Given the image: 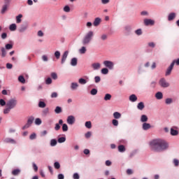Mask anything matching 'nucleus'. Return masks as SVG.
Segmentation results:
<instances>
[{"instance_id": "5", "label": "nucleus", "mask_w": 179, "mask_h": 179, "mask_svg": "<svg viewBox=\"0 0 179 179\" xmlns=\"http://www.w3.org/2000/svg\"><path fill=\"white\" fill-rule=\"evenodd\" d=\"M159 85L161 87H169L170 86V83L165 78H161L159 81Z\"/></svg>"}, {"instance_id": "54", "label": "nucleus", "mask_w": 179, "mask_h": 179, "mask_svg": "<svg viewBox=\"0 0 179 179\" xmlns=\"http://www.w3.org/2000/svg\"><path fill=\"white\" fill-rule=\"evenodd\" d=\"M135 34H136L137 36H142V29H136V30L135 31Z\"/></svg>"}, {"instance_id": "21", "label": "nucleus", "mask_w": 179, "mask_h": 179, "mask_svg": "<svg viewBox=\"0 0 179 179\" xmlns=\"http://www.w3.org/2000/svg\"><path fill=\"white\" fill-rule=\"evenodd\" d=\"M137 108L138 110H140L141 111H142V110L145 108V103L143 102L138 103L137 105Z\"/></svg>"}, {"instance_id": "12", "label": "nucleus", "mask_w": 179, "mask_h": 179, "mask_svg": "<svg viewBox=\"0 0 179 179\" xmlns=\"http://www.w3.org/2000/svg\"><path fill=\"white\" fill-rule=\"evenodd\" d=\"M150 128H152V125H150L149 123L145 122L142 125V129L143 131H148V129H150Z\"/></svg>"}, {"instance_id": "31", "label": "nucleus", "mask_w": 179, "mask_h": 179, "mask_svg": "<svg viewBox=\"0 0 179 179\" xmlns=\"http://www.w3.org/2000/svg\"><path fill=\"white\" fill-rule=\"evenodd\" d=\"M34 122V117L31 116L28 118L27 123H28L29 125H31V124H33Z\"/></svg>"}, {"instance_id": "24", "label": "nucleus", "mask_w": 179, "mask_h": 179, "mask_svg": "<svg viewBox=\"0 0 179 179\" xmlns=\"http://www.w3.org/2000/svg\"><path fill=\"white\" fill-rule=\"evenodd\" d=\"M113 117L115 120H120V118H121V113H120V112H115Z\"/></svg>"}, {"instance_id": "19", "label": "nucleus", "mask_w": 179, "mask_h": 179, "mask_svg": "<svg viewBox=\"0 0 179 179\" xmlns=\"http://www.w3.org/2000/svg\"><path fill=\"white\" fill-rule=\"evenodd\" d=\"M78 87H79V84H78V83H71V90H76Z\"/></svg>"}, {"instance_id": "45", "label": "nucleus", "mask_w": 179, "mask_h": 179, "mask_svg": "<svg viewBox=\"0 0 179 179\" xmlns=\"http://www.w3.org/2000/svg\"><path fill=\"white\" fill-rule=\"evenodd\" d=\"M90 94H92V96H96V94H97V89L93 88V89L90 91Z\"/></svg>"}, {"instance_id": "18", "label": "nucleus", "mask_w": 179, "mask_h": 179, "mask_svg": "<svg viewBox=\"0 0 179 179\" xmlns=\"http://www.w3.org/2000/svg\"><path fill=\"white\" fill-rule=\"evenodd\" d=\"M155 97L157 100H162L163 99V93L162 92H158L155 94Z\"/></svg>"}, {"instance_id": "26", "label": "nucleus", "mask_w": 179, "mask_h": 179, "mask_svg": "<svg viewBox=\"0 0 179 179\" xmlns=\"http://www.w3.org/2000/svg\"><path fill=\"white\" fill-rule=\"evenodd\" d=\"M55 113L56 114H61V113H62V108L57 106L55 109Z\"/></svg>"}, {"instance_id": "37", "label": "nucleus", "mask_w": 179, "mask_h": 179, "mask_svg": "<svg viewBox=\"0 0 179 179\" xmlns=\"http://www.w3.org/2000/svg\"><path fill=\"white\" fill-rule=\"evenodd\" d=\"M1 57L2 58H5V57H6V50L5 48H1Z\"/></svg>"}, {"instance_id": "13", "label": "nucleus", "mask_w": 179, "mask_h": 179, "mask_svg": "<svg viewBox=\"0 0 179 179\" xmlns=\"http://www.w3.org/2000/svg\"><path fill=\"white\" fill-rule=\"evenodd\" d=\"M62 124H64V120H62V119H60L59 120V123H57L55 124V129L56 131H59V129H61V126L60 125H62Z\"/></svg>"}, {"instance_id": "42", "label": "nucleus", "mask_w": 179, "mask_h": 179, "mask_svg": "<svg viewBox=\"0 0 179 179\" xmlns=\"http://www.w3.org/2000/svg\"><path fill=\"white\" fill-rule=\"evenodd\" d=\"M172 103H173V99H171V98H167V99H165V103L166 104H172Z\"/></svg>"}, {"instance_id": "22", "label": "nucleus", "mask_w": 179, "mask_h": 179, "mask_svg": "<svg viewBox=\"0 0 179 179\" xmlns=\"http://www.w3.org/2000/svg\"><path fill=\"white\" fill-rule=\"evenodd\" d=\"M23 17V15L19 14L17 16H16V23L19 24L22 22V18Z\"/></svg>"}, {"instance_id": "20", "label": "nucleus", "mask_w": 179, "mask_h": 179, "mask_svg": "<svg viewBox=\"0 0 179 179\" xmlns=\"http://www.w3.org/2000/svg\"><path fill=\"white\" fill-rule=\"evenodd\" d=\"M71 66H76L78 65V59L76 57H73L71 61Z\"/></svg>"}, {"instance_id": "56", "label": "nucleus", "mask_w": 179, "mask_h": 179, "mask_svg": "<svg viewBox=\"0 0 179 179\" xmlns=\"http://www.w3.org/2000/svg\"><path fill=\"white\" fill-rule=\"evenodd\" d=\"M36 138H37V135L36 134V133H33L29 136V139H31V141L36 139Z\"/></svg>"}, {"instance_id": "38", "label": "nucleus", "mask_w": 179, "mask_h": 179, "mask_svg": "<svg viewBox=\"0 0 179 179\" xmlns=\"http://www.w3.org/2000/svg\"><path fill=\"white\" fill-rule=\"evenodd\" d=\"M49 113H50V109L48 108H45L42 112L43 115H48V114Z\"/></svg>"}, {"instance_id": "62", "label": "nucleus", "mask_w": 179, "mask_h": 179, "mask_svg": "<svg viewBox=\"0 0 179 179\" xmlns=\"http://www.w3.org/2000/svg\"><path fill=\"white\" fill-rule=\"evenodd\" d=\"M94 80H95V83H99L100 80H101V78H100V76H95Z\"/></svg>"}, {"instance_id": "47", "label": "nucleus", "mask_w": 179, "mask_h": 179, "mask_svg": "<svg viewBox=\"0 0 179 179\" xmlns=\"http://www.w3.org/2000/svg\"><path fill=\"white\" fill-rule=\"evenodd\" d=\"M62 131H63V132L68 131V124H62Z\"/></svg>"}, {"instance_id": "10", "label": "nucleus", "mask_w": 179, "mask_h": 179, "mask_svg": "<svg viewBox=\"0 0 179 179\" xmlns=\"http://www.w3.org/2000/svg\"><path fill=\"white\" fill-rule=\"evenodd\" d=\"M69 52L68 50L65 51L62 57L61 64H65V61H66V58H68V55Z\"/></svg>"}, {"instance_id": "35", "label": "nucleus", "mask_w": 179, "mask_h": 179, "mask_svg": "<svg viewBox=\"0 0 179 179\" xmlns=\"http://www.w3.org/2000/svg\"><path fill=\"white\" fill-rule=\"evenodd\" d=\"M63 10L66 13H69V12H71V8L69 7V6H65L63 8Z\"/></svg>"}, {"instance_id": "14", "label": "nucleus", "mask_w": 179, "mask_h": 179, "mask_svg": "<svg viewBox=\"0 0 179 179\" xmlns=\"http://www.w3.org/2000/svg\"><path fill=\"white\" fill-rule=\"evenodd\" d=\"M129 101H131V103H135L138 100V96H136V94H131L129 97Z\"/></svg>"}, {"instance_id": "27", "label": "nucleus", "mask_w": 179, "mask_h": 179, "mask_svg": "<svg viewBox=\"0 0 179 179\" xmlns=\"http://www.w3.org/2000/svg\"><path fill=\"white\" fill-rule=\"evenodd\" d=\"M118 151L120 153H124V152H125V146L120 145L118 146Z\"/></svg>"}, {"instance_id": "51", "label": "nucleus", "mask_w": 179, "mask_h": 179, "mask_svg": "<svg viewBox=\"0 0 179 179\" xmlns=\"http://www.w3.org/2000/svg\"><path fill=\"white\" fill-rule=\"evenodd\" d=\"M13 48V45L10 43H8L6 45V50H12Z\"/></svg>"}, {"instance_id": "63", "label": "nucleus", "mask_w": 179, "mask_h": 179, "mask_svg": "<svg viewBox=\"0 0 179 179\" xmlns=\"http://www.w3.org/2000/svg\"><path fill=\"white\" fill-rule=\"evenodd\" d=\"M30 127H31V125L29 124V123H27L24 127H22V129H27V128H30Z\"/></svg>"}, {"instance_id": "6", "label": "nucleus", "mask_w": 179, "mask_h": 179, "mask_svg": "<svg viewBox=\"0 0 179 179\" xmlns=\"http://www.w3.org/2000/svg\"><path fill=\"white\" fill-rule=\"evenodd\" d=\"M66 121H67V124H69V125H73V124H75V121H76L75 116H73V115L68 116Z\"/></svg>"}, {"instance_id": "44", "label": "nucleus", "mask_w": 179, "mask_h": 179, "mask_svg": "<svg viewBox=\"0 0 179 179\" xmlns=\"http://www.w3.org/2000/svg\"><path fill=\"white\" fill-rule=\"evenodd\" d=\"M80 54H85L86 53V47L83 46L80 50H79Z\"/></svg>"}, {"instance_id": "9", "label": "nucleus", "mask_w": 179, "mask_h": 179, "mask_svg": "<svg viewBox=\"0 0 179 179\" xmlns=\"http://www.w3.org/2000/svg\"><path fill=\"white\" fill-rule=\"evenodd\" d=\"M173 68H174V62H172L170 66L166 69L165 76H169L171 74V71H173Z\"/></svg>"}, {"instance_id": "4", "label": "nucleus", "mask_w": 179, "mask_h": 179, "mask_svg": "<svg viewBox=\"0 0 179 179\" xmlns=\"http://www.w3.org/2000/svg\"><path fill=\"white\" fill-rule=\"evenodd\" d=\"M103 65L106 66L108 69H110V71L114 69V62L108 60H106L103 62Z\"/></svg>"}, {"instance_id": "41", "label": "nucleus", "mask_w": 179, "mask_h": 179, "mask_svg": "<svg viewBox=\"0 0 179 179\" xmlns=\"http://www.w3.org/2000/svg\"><path fill=\"white\" fill-rule=\"evenodd\" d=\"M27 29V26L22 25L19 29V31H20V33H23V31H26Z\"/></svg>"}, {"instance_id": "43", "label": "nucleus", "mask_w": 179, "mask_h": 179, "mask_svg": "<svg viewBox=\"0 0 179 179\" xmlns=\"http://www.w3.org/2000/svg\"><path fill=\"white\" fill-rule=\"evenodd\" d=\"M137 72H138V75H141V73H143V72H145V70H143V67L140 66H138Z\"/></svg>"}, {"instance_id": "32", "label": "nucleus", "mask_w": 179, "mask_h": 179, "mask_svg": "<svg viewBox=\"0 0 179 179\" xmlns=\"http://www.w3.org/2000/svg\"><path fill=\"white\" fill-rule=\"evenodd\" d=\"M57 139L53 138L50 140V146L52 147L57 146Z\"/></svg>"}, {"instance_id": "34", "label": "nucleus", "mask_w": 179, "mask_h": 179, "mask_svg": "<svg viewBox=\"0 0 179 179\" xmlns=\"http://www.w3.org/2000/svg\"><path fill=\"white\" fill-rule=\"evenodd\" d=\"M45 106H46L45 102L41 101H39V103H38V107H39L40 108H45Z\"/></svg>"}, {"instance_id": "48", "label": "nucleus", "mask_w": 179, "mask_h": 179, "mask_svg": "<svg viewBox=\"0 0 179 179\" xmlns=\"http://www.w3.org/2000/svg\"><path fill=\"white\" fill-rule=\"evenodd\" d=\"M55 57L57 59H59V57H61V52L59 51H56L55 52Z\"/></svg>"}, {"instance_id": "23", "label": "nucleus", "mask_w": 179, "mask_h": 179, "mask_svg": "<svg viewBox=\"0 0 179 179\" xmlns=\"http://www.w3.org/2000/svg\"><path fill=\"white\" fill-rule=\"evenodd\" d=\"M8 8H9V5L8 4H4L2 7V9H1V13L2 15H3V13H5V12H6V10H8Z\"/></svg>"}, {"instance_id": "15", "label": "nucleus", "mask_w": 179, "mask_h": 179, "mask_svg": "<svg viewBox=\"0 0 179 179\" xmlns=\"http://www.w3.org/2000/svg\"><path fill=\"white\" fill-rule=\"evenodd\" d=\"M92 66L94 71H97L100 69V68L101 67V64H100V63H94L92 64Z\"/></svg>"}, {"instance_id": "8", "label": "nucleus", "mask_w": 179, "mask_h": 179, "mask_svg": "<svg viewBox=\"0 0 179 179\" xmlns=\"http://www.w3.org/2000/svg\"><path fill=\"white\" fill-rule=\"evenodd\" d=\"M145 26H155V20L152 19L144 20Z\"/></svg>"}, {"instance_id": "28", "label": "nucleus", "mask_w": 179, "mask_h": 179, "mask_svg": "<svg viewBox=\"0 0 179 179\" xmlns=\"http://www.w3.org/2000/svg\"><path fill=\"white\" fill-rule=\"evenodd\" d=\"M17 29L16 24H11L9 27L10 31H15Z\"/></svg>"}, {"instance_id": "33", "label": "nucleus", "mask_w": 179, "mask_h": 179, "mask_svg": "<svg viewBox=\"0 0 179 179\" xmlns=\"http://www.w3.org/2000/svg\"><path fill=\"white\" fill-rule=\"evenodd\" d=\"M18 80L20 82V83H26V79H24V77H23V76H20L18 77Z\"/></svg>"}, {"instance_id": "3", "label": "nucleus", "mask_w": 179, "mask_h": 179, "mask_svg": "<svg viewBox=\"0 0 179 179\" xmlns=\"http://www.w3.org/2000/svg\"><path fill=\"white\" fill-rule=\"evenodd\" d=\"M93 36H94V33L92 31H88L83 38V45H89L93 38Z\"/></svg>"}, {"instance_id": "61", "label": "nucleus", "mask_w": 179, "mask_h": 179, "mask_svg": "<svg viewBox=\"0 0 179 179\" xmlns=\"http://www.w3.org/2000/svg\"><path fill=\"white\" fill-rule=\"evenodd\" d=\"M73 179H79V178H80V177L79 176V173H75L73 175Z\"/></svg>"}, {"instance_id": "53", "label": "nucleus", "mask_w": 179, "mask_h": 179, "mask_svg": "<svg viewBox=\"0 0 179 179\" xmlns=\"http://www.w3.org/2000/svg\"><path fill=\"white\" fill-rule=\"evenodd\" d=\"M173 163L176 167H178L179 160L177 159H173Z\"/></svg>"}, {"instance_id": "17", "label": "nucleus", "mask_w": 179, "mask_h": 179, "mask_svg": "<svg viewBox=\"0 0 179 179\" xmlns=\"http://www.w3.org/2000/svg\"><path fill=\"white\" fill-rule=\"evenodd\" d=\"M100 23H101V19L100 17H96L94 19L93 24L94 26L97 27Z\"/></svg>"}, {"instance_id": "30", "label": "nucleus", "mask_w": 179, "mask_h": 179, "mask_svg": "<svg viewBox=\"0 0 179 179\" xmlns=\"http://www.w3.org/2000/svg\"><path fill=\"white\" fill-rule=\"evenodd\" d=\"M12 174L13 176H19V174H20V169H14L13 171H12Z\"/></svg>"}, {"instance_id": "55", "label": "nucleus", "mask_w": 179, "mask_h": 179, "mask_svg": "<svg viewBox=\"0 0 179 179\" xmlns=\"http://www.w3.org/2000/svg\"><path fill=\"white\" fill-rule=\"evenodd\" d=\"M51 78H52L54 80H57V79H58V76L57 75V73H52Z\"/></svg>"}, {"instance_id": "39", "label": "nucleus", "mask_w": 179, "mask_h": 179, "mask_svg": "<svg viewBox=\"0 0 179 179\" xmlns=\"http://www.w3.org/2000/svg\"><path fill=\"white\" fill-rule=\"evenodd\" d=\"M102 75H107L108 73V69L103 68L101 70Z\"/></svg>"}, {"instance_id": "60", "label": "nucleus", "mask_w": 179, "mask_h": 179, "mask_svg": "<svg viewBox=\"0 0 179 179\" xmlns=\"http://www.w3.org/2000/svg\"><path fill=\"white\" fill-rule=\"evenodd\" d=\"M50 97L52 99H57V97H58V93L57 92H52L50 95Z\"/></svg>"}, {"instance_id": "36", "label": "nucleus", "mask_w": 179, "mask_h": 179, "mask_svg": "<svg viewBox=\"0 0 179 179\" xmlns=\"http://www.w3.org/2000/svg\"><path fill=\"white\" fill-rule=\"evenodd\" d=\"M78 83H80V85H86V83H87V81H86V80L84 78H80L78 80Z\"/></svg>"}, {"instance_id": "25", "label": "nucleus", "mask_w": 179, "mask_h": 179, "mask_svg": "<svg viewBox=\"0 0 179 179\" xmlns=\"http://www.w3.org/2000/svg\"><path fill=\"white\" fill-rule=\"evenodd\" d=\"M148 121V116L146 115H142L141 117V122H147Z\"/></svg>"}, {"instance_id": "57", "label": "nucleus", "mask_w": 179, "mask_h": 179, "mask_svg": "<svg viewBox=\"0 0 179 179\" xmlns=\"http://www.w3.org/2000/svg\"><path fill=\"white\" fill-rule=\"evenodd\" d=\"M54 167H55V169H57V170H58V169H60L61 165L59 164V162H55Z\"/></svg>"}, {"instance_id": "11", "label": "nucleus", "mask_w": 179, "mask_h": 179, "mask_svg": "<svg viewBox=\"0 0 179 179\" xmlns=\"http://www.w3.org/2000/svg\"><path fill=\"white\" fill-rule=\"evenodd\" d=\"M177 129V127H173L172 128H171V135L172 136H177V135H178V130Z\"/></svg>"}, {"instance_id": "58", "label": "nucleus", "mask_w": 179, "mask_h": 179, "mask_svg": "<svg viewBox=\"0 0 179 179\" xmlns=\"http://www.w3.org/2000/svg\"><path fill=\"white\" fill-rule=\"evenodd\" d=\"M148 47H150V48H155V47H156V43H155L154 42H149Z\"/></svg>"}, {"instance_id": "59", "label": "nucleus", "mask_w": 179, "mask_h": 179, "mask_svg": "<svg viewBox=\"0 0 179 179\" xmlns=\"http://www.w3.org/2000/svg\"><path fill=\"white\" fill-rule=\"evenodd\" d=\"M112 124L113 125H114V127H118V120H117L116 119H113L112 120Z\"/></svg>"}, {"instance_id": "49", "label": "nucleus", "mask_w": 179, "mask_h": 179, "mask_svg": "<svg viewBox=\"0 0 179 179\" xmlns=\"http://www.w3.org/2000/svg\"><path fill=\"white\" fill-rule=\"evenodd\" d=\"M85 127L86 128H88V129H90V128H92V122L90 121L86 122Z\"/></svg>"}, {"instance_id": "40", "label": "nucleus", "mask_w": 179, "mask_h": 179, "mask_svg": "<svg viewBox=\"0 0 179 179\" xmlns=\"http://www.w3.org/2000/svg\"><path fill=\"white\" fill-rule=\"evenodd\" d=\"M65 141H66V138H65V137H60V138H58L57 142L59 143H64V142H65Z\"/></svg>"}, {"instance_id": "16", "label": "nucleus", "mask_w": 179, "mask_h": 179, "mask_svg": "<svg viewBox=\"0 0 179 179\" xmlns=\"http://www.w3.org/2000/svg\"><path fill=\"white\" fill-rule=\"evenodd\" d=\"M176 13H171L168 15V20H169V22H171V20H174V19H176Z\"/></svg>"}, {"instance_id": "2", "label": "nucleus", "mask_w": 179, "mask_h": 179, "mask_svg": "<svg viewBox=\"0 0 179 179\" xmlns=\"http://www.w3.org/2000/svg\"><path fill=\"white\" fill-rule=\"evenodd\" d=\"M0 106L3 107L6 106V108L3 109V114H9L11 110L15 108L17 106V99L16 98L10 99L8 101H5L3 99H0Z\"/></svg>"}, {"instance_id": "29", "label": "nucleus", "mask_w": 179, "mask_h": 179, "mask_svg": "<svg viewBox=\"0 0 179 179\" xmlns=\"http://www.w3.org/2000/svg\"><path fill=\"white\" fill-rule=\"evenodd\" d=\"M111 94H106L103 98V100H105V101H108L110 100H111Z\"/></svg>"}, {"instance_id": "50", "label": "nucleus", "mask_w": 179, "mask_h": 179, "mask_svg": "<svg viewBox=\"0 0 179 179\" xmlns=\"http://www.w3.org/2000/svg\"><path fill=\"white\" fill-rule=\"evenodd\" d=\"M51 83H52V79H51V78H48L45 80V85H51Z\"/></svg>"}, {"instance_id": "52", "label": "nucleus", "mask_w": 179, "mask_h": 179, "mask_svg": "<svg viewBox=\"0 0 179 179\" xmlns=\"http://www.w3.org/2000/svg\"><path fill=\"white\" fill-rule=\"evenodd\" d=\"M41 119H40V118H36V120H35V124L36 125H41Z\"/></svg>"}, {"instance_id": "64", "label": "nucleus", "mask_w": 179, "mask_h": 179, "mask_svg": "<svg viewBox=\"0 0 179 179\" xmlns=\"http://www.w3.org/2000/svg\"><path fill=\"white\" fill-rule=\"evenodd\" d=\"M101 40H102L103 41L107 40V35L106 34H103L101 36Z\"/></svg>"}, {"instance_id": "46", "label": "nucleus", "mask_w": 179, "mask_h": 179, "mask_svg": "<svg viewBox=\"0 0 179 179\" xmlns=\"http://www.w3.org/2000/svg\"><path fill=\"white\" fill-rule=\"evenodd\" d=\"M124 30L127 33H129V31H131V30H132V27L130 25H127L124 27Z\"/></svg>"}, {"instance_id": "1", "label": "nucleus", "mask_w": 179, "mask_h": 179, "mask_svg": "<svg viewBox=\"0 0 179 179\" xmlns=\"http://www.w3.org/2000/svg\"><path fill=\"white\" fill-rule=\"evenodd\" d=\"M150 148L154 152H163L169 149V143L164 140L157 138L150 142Z\"/></svg>"}, {"instance_id": "7", "label": "nucleus", "mask_w": 179, "mask_h": 179, "mask_svg": "<svg viewBox=\"0 0 179 179\" xmlns=\"http://www.w3.org/2000/svg\"><path fill=\"white\" fill-rule=\"evenodd\" d=\"M3 142L4 143H11L12 145H16L17 143V141L12 138H6Z\"/></svg>"}]
</instances>
